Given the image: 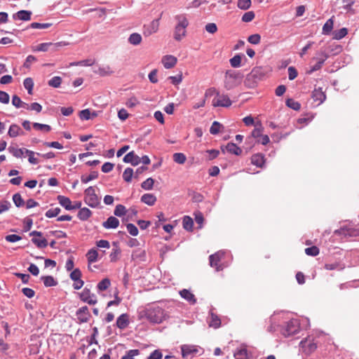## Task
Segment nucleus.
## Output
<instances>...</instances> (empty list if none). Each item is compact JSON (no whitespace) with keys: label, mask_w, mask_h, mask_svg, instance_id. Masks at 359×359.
<instances>
[{"label":"nucleus","mask_w":359,"mask_h":359,"mask_svg":"<svg viewBox=\"0 0 359 359\" xmlns=\"http://www.w3.org/2000/svg\"><path fill=\"white\" fill-rule=\"evenodd\" d=\"M141 201L148 205H154L156 201V197L153 194H144L141 197Z\"/></svg>","instance_id":"4be33fe9"},{"label":"nucleus","mask_w":359,"mask_h":359,"mask_svg":"<svg viewBox=\"0 0 359 359\" xmlns=\"http://www.w3.org/2000/svg\"><path fill=\"white\" fill-rule=\"evenodd\" d=\"M123 161L125 163H130L133 165H137L141 163L140 158L137 156L134 151H130L123 157Z\"/></svg>","instance_id":"4468645a"},{"label":"nucleus","mask_w":359,"mask_h":359,"mask_svg":"<svg viewBox=\"0 0 359 359\" xmlns=\"http://www.w3.org/2000/svg\"><path fill=\"white\" fill-rule=\"evenodd\" d=\"M348 33V29L346 28H341L339 30L335 31L334 32L333 39L339 40L344 38Z\"/></svg>","instance_id":"8fccbe9b"},{"label":"nucleus","mask_w":359,"mask_h":359,"mask_svg":"<svg viewBox=\"0 0 359 359\" xmlns=\"http://www.w3.org/2000/svg\"><path fill=\"white\" fill-rule=\"evenodd\" d=\"M334 21L333 17L327 20L323 27V34H329L333 29Z\"/></svg>","instance_id":"72a5a7b5"},{"label":"nucleus","mask_w":359,"mask_h":359,"mask_svg":"<svg viewBox=\"0 0 359 359\" xmlns=\"http://www.w3.org/2000/svg\"><path fill=\"white\" fill-rule=\"evenodd\" d=\"M121 251L118 248H114L111 252L109 257L112 262H116L118 259Z\"/></svg>","instance_id":"338daca9"},{"label":"nucleus","mask_w":359,"mask_h":359,"mask_svg":"<svg viewBox=\"0 0 359 359\" xmlns=\"http://www.w3.org/2000/svg\"><path fill=\"white\" fill-rule=\"evenodd\" d=\"M13 201L17 207H22L25 205V201L22 199L21 195L18 193L15 194L13 196Z\"/></svg>","instance_id":"6e6d98bb"},{"label":"nucleus","mask_w":359,"mask_h":359,"mask_svg":"<svg viewBox=\"0 0 359 359\" xmlns=\"http://www.w3.org/2000/svg\"><path fill=\"white\" fill-rule=\"evenodd\" d=\"M133 170L130 168H127L123 173V178L126 182H130L132 180V177L133 176Z\"/></svg>","instance_id":"09e8293b"},{"label":"nucleus","mask_w":359,"mask_h":359,"mask_svg":"<svg viewBox=\"0 0 359 359\" xmlns=\"http://www.w3.org/2000/svg\"><path fill=\"white\" fill-rule=\"evenodd\" d=\"M243 74L234 69H228L225 72L224 78V87L227 90H232L241 84Z\"/></svg>","instance_id":"f257e3e1"},{"label":"nucleus","mask_w":359,"mask_h":359,"mask_svg":"<svg viewBox=\"0 0 359 359\" xmlns=\"http://www.w3.org/2000/svg\"><path fill=\"white\" fill-rule=\"evenodd\" d=\"M286 105L295 111H299L301 108V104L292 98H288L286 100Z\"/></svg>","instance_id":"37998d69"},{"label":"nucleus","mask_w":359,"mask_h":359,"mask_svg":"<svg viewBox=\"0 0 359 359\" xmlns=\"http://www.w3.org/2000/svg\"><path fill=\"white\" fill-rule=\"evenodd\" d=\"M128 42L134 46L139 45L142 42V36L138 33H133L130 35Z\"/></svg>","instance_id":"f704fd0d"},{"label":"nucleus","mask_w":359,"mask_h":359,"mask_svg":"<svg viewBox=\"0 0 359 359\" xmlns=\"http://www.w3.org/2000/svg\"><path fill=\"white\" fill-rule=\"evenodd\" d=\"M319 252V248L316 246H312L305 249V253L309 256H317Z\"/></svg>","instance_id":"13d9d810"},{"label":"nucleus","mask_w":359,"mask_h":359,"mask_svg":"<svg viewBox=\"0 0 359 359\" xmlns=\"http://www.w3.org/2000/svg\"><path fill=\"white\" fill-rule=\"evenodd\" d=\"M251 0H238L237 6L242 10H247L251 6Z\"/></svg>","instance_id":"864d4df0"},{"label":"nucleus","mask_w":359,"mask_h":359,"mask_svg":"<svg viewBox=\"0 0 359 359\" xmlns=\"http://www.w3.org/2000/svg\"><path fill=\"white\" fill-rule=\"evenodd\" d=\"M222 128H223V126L221 123L218 121H214L210 128V133L212 135H217L220 132Z\"/></svg>","instance_id":"49530a36"},{"label":"nucleus","mask_w":359,"mask_h":359,"mask_svg":"<svg viewBox=\"0 0 359 359\" xmlns=\"http://www.w3.org/2000/svg\"><path fill=\"white\" fill-rule=\"evenodd\" d=\"M59 203L67 210H75V207H72L71 200L65 196L59 195L57 197Z\"/></svg>","instance_id":"f3484780"},{"label":"nucleus","mask_w":359,"mask_h":359,"mask_svg":"<svg viewBox=\"0 0 359 359\" xmlns=\"http://www.w3.org/2000/svg\"><path fill=\"white\" fill-rule=\"evenodd\" d=\"M299 323L297 319H292L281 329V333L285 337H289L299 331Z\"/></svg>","instance_id":"39448f33"},{"label":"nucleus","mask_w":359,"mask_h":359,"mask_svg":"<svg viewBox=\"0 0 359 359\" xmlns=\"http://www.w3.org/2000/svg\"><path fill=\"white\" fill-rule=\"evenodd\" d=\"M187 160L186 156L183 153H175L173 154V161L179 164H184Z\"/></svg>","instance_id":"a18cd8bd"},{"label":"nucleus","mask_w":359,"mask_h":359,"mask_svg":"<svg viewBox=\"0 0 359 359\" xmlns=\"http://www.w3.org/2000/svg\"><path fill=\"white\" fill-rule=\"evenodd\" d=\"M242 57L240 55H236L229 60L230 65L233 68H238L241 65Z\"/></svg>","instance_id":"a19ab883"},{"label":"nucleus","mask_w":359,"mask_h":359,"mask_svg":"<svg viewBox=\"0 0 359 359\" xmlns=\"http://www.w3.org/2000/svg\"><path fill=\"white\" fill-rule=\"evenodd\" d=\"M161 62L165 69H170L175 67L177 60L173 55H167L163 57Z\"/></svg>","instance_id":"ddd939ff"},{"label":"nucleus","mask_w":359,"mask_h":359,"mask_svg":"<svg viewBox=\"0 0 359 359\" xmlns=\"http://www.w3.org/2000/svg\"><path fill=\"white\" fill-rule=\"evenodd\" d=\"M180 294L183 299H186L192 304H195L196 302L194 294L187 289H183L181 290L180 292Z\"/></svg>","instance_id":"aec40b11"},{"label":"nucleus","mask_w":359,"mask_h":359,"mask_svg":"<svg viewBox=\"0 0 359 359\" xmlns=\"http://www.w3.org/2000/svg\"><path fill=\"white\" fill-rule=\"evenodd\" d=\"M264 156L261 154H254L251 157L252 164L259 168L262 167V165L264 164Z\"/></svg>","instance_id":"393cba45"},{"label":"nucleus","mask_w":359,"mask_h":359,"mask_svg":"<svg viewBox=\"0 0 359 359\" xmlns=\"http://www.w3.org/2000/svg\"><path fill=\"white\" fill-rule=\"evenodd\" d=\"M255 17V13L253 11H248L243 14L242 16V21L245 22H251Z\"/></svg>","instance_id":"052dcab7"},{"label":"nucleus","mask_w":359,"mask_h":359,"mask_svg":"<svg viewBox=\"0 0 359 359\" xmlns=\"http://www.w3.org/2000/svg\"><path fill=\"white\" fill-rule=\"evenodd\" d=\"M301 344H302L303 347L310 353L314 351L317 348V344L313 342V341L309 338L302 341Z\"/></svg>","instance_id":"b1692460"},{"label":"nucleus","mask_w":359,"mask_h":359,"mask_svg":"<svg viewBox=\"0 0 359 359\" xmlns=\"http://www.w3.org/2000/svg\"><path fill=\"white\" fill-rule=\"evenodd\" d=\"M183 227L187 231H191L193 229V219L189 216H184L183 218Z\"/></svg>","instance_id":"ea45409f"},{"label":"nucleus","mask_w":359,"mask_h":359,"mask_svg":"<svg viewBox=\"0 0 359 359\" xmlns=\"http://www.w3.org/2000/svg\"><path fill=\"white\" fill-rule=\"evenodd\" d=\"M97 116V112L91 111L89 109H83L80 111L79 117L81 120H89L95 118Z\"/></svg>","instance_id":"6ab92c4d"},{"label":"nucleus","mask_w":359,"mask_h":359,"mask_svg":"<svg viewBox=\"0 0 359 359\" xmlns=\"http://www.w3.org/2000/svg\"><path fill=\"white\" fill-rule=\"evenodd\" d=\"M84 201L85 203L92 207L95 208L100 204V198L95 194V190L93 187H89L85 191Z\"/></svg>","instance_id":"20e7f679"},{"label":"nucleus","mask_w":359,"mask_h":359,"mask_svg":"<svg viewBox=\"0 0 359 359\" xmlns=\"http://www.w3.org/2000/svg\"><path fill=\"white\" fill-rule=\"evenodd\" d=\"M146 317L151 323H161L165 318L163 310L159 306L149 307L146 311Z\"/></svg>","instance_id":"7ed1b4c3"},{"label":"nucleus","mask_w":359,"mask_h":359,"mask_svg":"<svg viewBox=\"0 0 359 359\" xmlns=\"http://www.w3.org/2000/svg\"><path fill=\"white\" fill-rule=\"evenodd\" d=\"M69 43L66 41H60L57 43H51L50 50L53 51H57L60 47L68 46Z\"/></svg>","instance_id":"0e129e2a"},{"label":"nucleus","mask_w":359,"mask_h":359,"mask_svg":"<svg viewBox=\"0 0 359 359\" xmlns=\"http://www.w3.org/2000/svg\"><path fill=\"white\" fill-rule=\"evenodd\" d=\"M81 276L82 273L79 269H74L70 273V278L74 281L73 284L74 289L79 290L83 287L84 282L81 278Z\"/></svg>","instance_id":"1a4fd4ad"},{"label":"nucleus","mask_w":359,"mask_h":359,"mask_svg":"<svg viewBox=\"0 0 359 359\" xmlns=\"http://www.w3.org/2000/svg\"><path fill=\"white\" fill-rule=\"evenodd\" d=\"M41 280L46 287L55 286L57 284V282L51 276H42Z\"/></svg>","instance_id":"4c0bfd02"},{"label":"nucleus","mask_w":359,"mask_h":359,"mask_svg":"<svg viewBox=\"0 0 359 359\" xmlns=\"http://www.w3.org/2000/svg\"><path fill=\"white\" fill-rule=\"evenodd\" d=\"M119 225V221L115 217L111 216L109 217L107 221L104 222L102 226L104 228L107 229H116Z\"/></svg>","instance_id":"a211bd4d"},{"label":"nucleus","mask_w":359,"mask_h":359,"mask_svg":"<svg viewBox=\"0 0 359 359\" xmlns=\"http://www.w3.org/2000/svg\"><path fill=\"white\" fill-rule=\"evenodd\" d=\"M233 355L236 359H248V354L247 348L244 346H241L235 351Z\"/></svg>","instance_id":"bb28decb"},{"label":"nucleus","mask_w":359,"mask_h":359,"mask_svg":"<svg viewBox=\"0 0 359 359\" xmlns=\"http://www.w3.org/2000/svg\"><path fill=\"white\" fill-rule=\"evenodd\" d=\"M335 233H343L350 236H359V229L341 228L340 230H336Z\"/></svg>","instance_id":"cd10ccee"},{"label":"nucleus","mask_w":359,"mask_h":359,"mask_svg":"<svg viewBox=\"0 0 359 359\" xmlns=\"http://www.w3.org/2000/svg\"><path fill=\"white\" fill-rule=\"evenodd\" d=\"M60 212V208H51V209H49L48 211H46V216L48 218H51V217L57 216Z\"/></svg>","instance_id":"e2e57ef3"},{"label":"nucleus","mask_w":359,"mask_h":359,"mask_svg":"<svg viewBox=\"0 0 359 359\" xmlns=\"http://www.w3.org/2000/svg\"><path fill=\"white\" fill-rule=\"evenodd\" d=\"M226 149L230 154L235 155H240L242 152L241 149L233 142L228 143L226 146Z\"/></svg>","instance_id":"c756f323"},{"label":"nucleus","mask_w":359,"mask_h":359,"mask_svg":"<svg viewBox=\"0 0 359 359\" xmlns=\"http://www.w3.org/2000/svg\"><path fill=\"white\" fill-rule=\"evenodd\" d=\"M182 355L184 358L189 356H194L198 353V349L195 346L184 344L181 346Z\"/></svg>","instance_id":"f8f14e48"},{"label":"nucleus","mask_w":359,"mask_h":359,"mask_svg":"<svg viewBox=\"0 0 359 359\" xmlns=\"http://www.w3.org/2000/svg\"><path fill=\"white\" fill-rule=\"evenodd\" d=\"M32 13L28 11H20L13 15L14 19L20 20H29L31 18Z\"/></svg>","instance_id":"a878e982"},{"label":"nucleus","mask_w":359,"mask_h":359,"mask_svg":"<svg viewBox=\"0 0 359 359\" xmlns=\"http://www.w3.org/2000/svg\"><path fill=\"white\" fill-rule=\"evenodd\" d=\"M62 83V79L60 76H54L48 81V85L53 88H58Z\"/></svg>","instance_id":"4d7b16f0"},{"label":"nucleus","mask_w":359,"mask_h":359,"mask_svg":"<svg viewBox=\"0 0 359 359\" xmlns=\"http://www.w3.org/2000/svg\"><path fill=\"white\" fill-rule=\"evenodd\" d=\"M140 353L139 350L137 349H132L128 351L125 355H123L121 359H134V357L138 355Z\"/></svg>","instance_id":"bf43d9fd"},{"label":"nucleus","mask_w":359,"mask_h":359,"mask_svg":"<svg viewBox=\"0 0 359 359\" xmlns=\"http://www.w3.org/2000/svg\"><path fill=\"white\" fill-rule=\"evenodd\" d=\"M23 84H24L25 88L27 90L28 93L29 95H32V89H33V86H34V82H33L32 79H31V78L25 79L24 80Z\"/></svg>","instance_id":"5fc2aeb1"},{"label":"nucleus","mask_w":359,"mask_h":359,"mask_svg":"<svg viewBox=\"0 0 359 359\" xmlns=\"http://www.w3.org/2000/svg\"><path fill=\"white\" fill-rule=\"evenodd\" d=\"M312 98L315 102H318L319 104L323 103L326 99V95L322 90L321 88H315L312 92Z\"/></svg>","instance_id":"dca6fc26"},{"label":"nucleus","mask_w":359,"mask_h":359,"mask_svg":"<svg viewBox=\"0 0 359 359\" xmlns=\"http://www.w3.org/2000/svg\"><path fill=\"white\" fill-rule=\"evenodd\" d=\"M33 243H34L39 248H45L48 245V241L45 238L39 237L36 238L34 237L32 239Z\"/></svg>","instance_id":"2f4dec72"},{"label":"nucleus","mask_w":359,"mask_h":359,"mask_svg":"<svg viewBox=\"0 0 359 359\" xmlns=\"http://www.w3.org/2000/svg\"><path fill=\"white\" fill-rule=\"evenodd\" d=\"M260 40L261 36L258 34H252L248 39V42H250L252 44H258L259 43Z\"/></svg>","instance_id":"774afa93"},{"label":"nucleus","mask_w":359,"mask_h":359,"mask_svg":"<svg viewBox=\"0 0 359 359\" xmlns=\"http://www.w3.org/2000/svg\"><path fill=\"white\" fill-rule=\"evenodd\" d=\"M159 19H156L143 27L142 33L145 37H148L158 32L159 28Z\"/></svg>","instance_id":"6e6552de"},{"label":"nucleus","mask_w":359,"mask_h":359,"mask_svg":"<svg viewBox=\"0 0 359 359\" xmlns=\"http://www.w3.org/2000/svg\"><path fill=\"white\" fill-rule=\"evenodd\" d=\"M25 149H18L13 147L8 148L9 151L16 158H21L25 152Z\"/></svg>","instance_id":"c03bdc74"},{"label":"nucleus","mask_w":359,"mask_h":359,"mask_svg":"<svg viewBox=\"0 0 359 359\" xmlns=\"http://www.w3.org/2000/svg\"><path fill=\"white\" fill-rule=\"evenodd\" d=\"M154 184V179H152L151 177H149L142 183L141 187L143 189L150 190L152 189Z\"/></svg>","instance_id":"603ef678"},{"label":"nucleus","mask_w":359,"mask_h":359,"mask_svg":"<svg viewBox=\"0 0 359 359\" xmlns=\"http://www.w3.org/2000/svg\"><path fill=\"white\" fill-rule=\"evenodd\" d=\"M127 212L126 207L123 205L118 204L116 206L114 210V215L117 217H122L125 215Z\"/></svg>","instance_id":"de8ad7c7"},{"label":"nucleus","mask_w":359,"mask_h":359,"mask_svg":"<svg viewBox=\"0 0 359 359\" xmlns=\"http://www.w3.org/2000/svg\"><path fill=\"white\" fill-rule=\"evenodd\" d=\"M111 285V281L109 278H106L102 279L100 282L98 283L97 285V288L99 291H104L109 288Z\"/></svg>","instance_id":"e433bc0d"},{"label":"nucleus","mask_w":359,"mask_h":359,"mask_svg":"<svg viewBox=\"0 0 359 359\" xmlns=\"http://www.w3.org/2000/svg\"><path fill=\"white\" fill-rule=\"evenodd\" d=\"M210 327L214 328H218L221 325V320L220 318L215 314L211 313L210 320L209 321Z\"/></svg>","instance_id":"c9c22d12"},{"label":"nucleus","mask_w":359,"mask_h":359,"mask_svg":"<svg viewBox=\"0 0 359 359\" xmlns=\"http://www.w3.org/2000/svg\"><path fill=\"white\" fill-rule=\"evenodd\" d=\"M12 104L13 106H15L16 108H20V107H28V104L22 102L21 99L18 95H13L12 97Z\"/></svg>","instance_id":"58836bf2"},{"label":"nucleus","mask_w":359,"mask_h":359,"mask_svg":"<svg viewBox=\"0 0 359 359\" xmlns=\"http://www.w3.org/2000/svg\"><path fill=\"white\" fill-rule=\"evenodd\" d=\"M98 177V172L97 171H92L88 175H83L81 177V181L82 183L86 184L91 180L97 179Z\"/></svg>","instance_id":"473e14b6"},{"label":"nucleus","mask_w":359,"mask_h":359,"mask_svg":"<svg viewBox=\"0 0 359 359\" xmlns=\"http://www.w3.org/2000/svg\"><path fill=\"white\" fill-rule=\"evenodd\" d=\"M224 257V253L217 252L209 257L210 264L212 267H215L217 271L223 269V267L220 264V261Z\"/></svg>","instance_id":"9d476101"},{"label":"nucleus","mask_w":359,"mask_h":359,"mask_svg":"<svg viewBox=\"0 0 359 359\" xmlns=\"http://www.w3.org/2000/svg\"><path fill=\"white\" fill-rule=\"evenodd\" d=\"M320 55L322 56V58L320 60H318L316 65L311 67V70L309 71L310 73L320 69L322 67V65H323L325 60L327 58V55L325 52H321Z\"/></svg>","instance_id":"c85d7f7f"},{"label":"nucleus","mask_w":359,"mask_h":359,"mask_svg":"<svg viewBox=\"0 0 359 359\" xmlns=\"http://www.w3.org/2000/svg\"><path fill=\"white\" fill-rule=\"evenodd\" d=\"M86 256L88 260V263L91 264L92 263L97 261L98 252L95 248H92L87 252Z\"/></svg>","instance_id":"5701e85b"},{"label":"nucleus","mask_w":359,"mask_h":359,"mask_svg":"<svg viewBox=\"0 0 359 359\" xmlns=\"http://www.w3.org/2000/svg\"><path fill=\"white\" fill-rule=\"evenodd\" d=\"M76 316L80 323H87L90 319V313L88 308L85 306L78 309Z\"/></svg>","instance_id":"9b49d317"},{"label":"nucleus","mask_w":359,"mask_h":359,"mask_svg":"<svg viewBox=\"0 0 359 359\" xmlns=\"http://www.w3.org/2000/svg\"><path fill=\"white\" fill-rule=\"evenodd\" d=\"M232 102L229 97L226 94L217 93V96L212 101V105L214 107H229L231 105Z\"/></svg>","instance_id":"423d86ee"},{"label":"nucleus","mask_w":359,"mask_h":359,"mask_svg":"<svg viewBox=\"0 0 359 359\" xmlns=\"http://www.w3.org/2000/svg\"><path fill=\"white\" fill-rule=\"evenodd\" d=\"M81 300L90 305H95L97 302V297L95 294L92 293L88 288H84L79 294Z\"/></svg>","instance_id":"0eeeda50"},{"label":"nucleus","mask_w":359,"mask_h":359,"mask_svg":"<svg viewBox=\"0 0 359 359\" xmlns=\"http://www.w3.org/2000/svg\"><path fill=\"white\" fill-rule=\"evenodd\" d=\"M52 25L51 23L32 22L30 27L33 29H48Z\"/></svg>","instance_id":"680f3d73"},{"label":"nucleus","mask_w":359,"mask_h":359,"mask_svg":"<svg viewBox=\"0 0 359 359\" xmlns=\"http://www.w3.org/2000/svg\"><path fill=\"white\" fill-rule=\"evenodd\" d=\"M116 326L121 329H126L129 325V316L127 313L121 314L116 320Z\"/></svg>","instance_id":"2eb2a0df"},{"label":"nucleus","mask_w":359,"mask_h":359,"mask_svg":"<svg viewBox=\"0 0 359 359\" xmlns=\"http://www.w3.org/2000/svg\"><path fill=\"white\" fill-rule=\"evenodd\" d=\"M92 215V212L87 208H81L78 212V217L82 220H87Z\"/></svg>","instance_id":"7c9ffc66"},{"label":"nucleus","mask_w":359,"mask_h":359,"mask_svg":"<svg viewBox=\"0 0 359 359\" xmlns=\"http://www.w3.org/2000/svg\"><path fill=\"white\" fill-rule=\"evenodd\" d=\"M177 24L174 30V39L180 41L187 35V28L189 26V20L185 14H179L175 16Z\"/></svg>","instance_id":"f03ea898"},{"label":"nucleus","mask_w":359,"mask_h":359,"mask_svg":"<svg viewBox=\"0 0 359 359\" xmlns=\"http://www.w3.org/2000/svg\"><path fill=\"white\" fill-rule=\"evenodd\" d=\"M33 128L36 130H41L45 133H48L51 130V127L49 125L39 123H34Z\"/></svg>","instance_id":"79ce46f5"},{"label":"nucleus","mask_w":359,"mask_h":359,"mask_svg":"<svg viewBox=\"0 0 359 359\" xmlns=\"http://www.w3.org/2000/svg\"><path fill=\"white\" fill-rule=\"evenodd\" d=\"M140 104V102L138 101L137 98L135 97H130L126 102V107L129 108H133L137 106Z\"/></svg>","instance_id":"69168bd1"},{"label":"nucleus","mask_w":359,"mask_h":359,"mask_svg":"<svg viewBox=\"0 0 359 359\" xmlns=\"http://www.w3.org/2000/svg\"><path fill=\"white\" fill-rule=\"evenodd\" d=\"M8 134L11 137H15L18 135H23L24 133L19 126L12 124L9 128Z\"/></svg>","instance_id":"412c9836"},{"label":"nucleus","mask_w":359,"mask_h":359,"mask_svg":"<svg viewBox=\"0 0 359 359\" xmlns=\"http://www.w3.org/2000/svg\"><path fill=\"white\" fill-rule=\"evenodd\" d=\"M25 154L28 156V161L30 163L36 165L39 163L38 158L34 157L35 153L33 151L29 149H25Z\"/></svg>","instance_id":"3c124183"}]
</instances>
